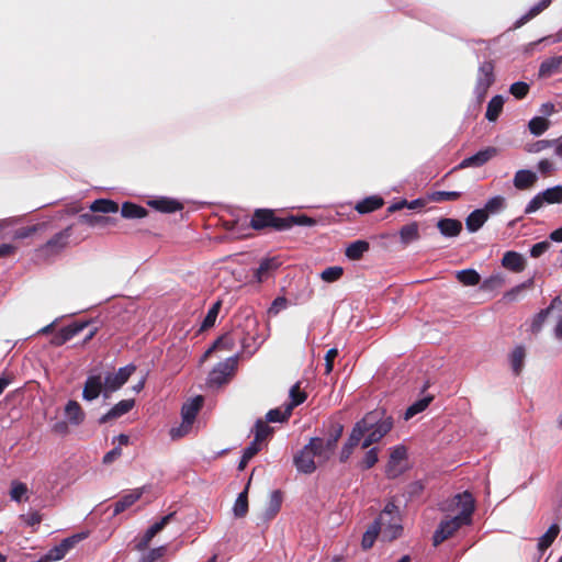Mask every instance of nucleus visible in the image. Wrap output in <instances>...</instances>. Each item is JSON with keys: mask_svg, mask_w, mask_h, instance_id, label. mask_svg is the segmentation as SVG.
<instances>
[{"mask_svg": "<svg viewBox=\"0 0 562 562\" xmlns=\"http://www.w3.org/2000/svg\"><path fill=\"white\" fill-rule=\"evenodd\" d=\"M441 509L453 516L441 520L435 530L432 536L435 547L454 536L462 526L471 524L474 512V498L469 492H463L446 501Z\"/></svg>", "mask_w": 562, "mask_h": 562, "instance_id": "obj_1", "label": "nucleus"}, {"mask_svg": "<svg viewBox=\"0 0 562 562\" xmlns=\"http://www.w3.org/2000/svg\"><path fill=\"white\" fill-rule=\"evenodd\" d=\"M401 521L398 507L393 503H387L373 524L379 527L383 541H393L402 535Z\"/></svg>", "mask_w": 562, "mask_h": 562, "instance_id": "obj_2", "label": "nucleus"}, {"mask_svg": "<svg viewBox=\"0 0 562 562\" xmlns=\"http://www.w3.org/2000/svg\"><path fill=\"white\" fill-rule=\"evenodd\" d=\"M295 222L294 216L289 217H277L271 210L267 209H260L256 210L254 213L250 226L254 229H263L267 227H272L276 231H285L293 226V223Z\"/></svg>", "mask_w": 562, "mask_h": 562, "instance_id": "obj_3", "label": "nucleus"}, {"mask_svg": "<svg viewBox=\"0 0 562 562\" xmlns=\"http://www.w3.org/2000/svg\"><path fill=\"white\" fill-rule=\"evenodd\" d=\"M369 414H374V423L370 426V430L367 431V436L363 439L362 448H369L371 445L380 441L393 427V419L391 416H385L381 411H372Z\"/></svg>", "mask_w": 562, "mask_h": 562, "instance_id": "obj_4", "label": "nucleus"}, {"mask_svg": "<svg viewBox=\"0 0 562 562\" xmlns=\"http://www.w3.org/2000/svg\"><path fill=\"white\" fill-rule=\"evenodd\" d=\"M495 80L494 66L491 61H484L480 65L477 70L476 85L474 88V94L477 102L481 103L485 99L488 88Z\"/></svg>", "mask_w": 562, "mask_h": 562, "instance_id": "obj_5", "label": "nucleus"}, {"mask_svg": "<svg viewBox=\"0 0 562 562\" xmlns=\"http://www.w3.org/2000/svg\"><path fill=\"white\" fill-rule=\"evenodd\" d=\"M407 469V450L400 445L391 450L390 459L385 469L389 477L395 479Z\"/></svg>", "mask_w": 562, "mask_h": 562, "instance_id": "obj_6", "label": "nucleus"}, {"mask_svg": "<svg viewBox=\"0 0 562 562\" xmlns=\"http://www.w3.org/2000/svg\"><path fill=\"white\" fill-rule=\"evenodd\" d=\"M136 367L134 364H127L120 368L115 373H109L104 378V390L105 392H114L123 386L130 376L135 372Z\"/></svg>", "mask_w": 562, "mask_h": 562, "instance_id": "obj_7", "label": "nucleus"}, {"mask_svg": "<svg viewBox=\"0 0 562 562\" xmlns=\"http://www.w3.org/2000/svg\"><path fill=\"white\" fill-rule=\"evenodd\" d=\"M69 237L70 227L66 228L63 232L57 233L38 250V256L43 258H49L52 256L57 255L60 250H63L66 247Z\"/></svg>", "mask_w": 562, "mask_h": 562, "instance_id": "obj_8", "label": "nucleus"}, {"mask_svg": "<svg viewBox=\"0 0 562 562\" xmlns=\"http://www.w3.org/2000/svg\"><path fill=\"white\" fill-rule=\"evenodd\" d=\"M237 364L236 358H228L220 362L210 373L209 382L212 385H222L225 383L235 370Z\"/></svg>", "mask_w": 562, "mask_h": 562, "instance_id": "obj_9", "label": "nucleus"}, {"mask_svg": "<svg viewBox=\"0 0 562 562\" xmlns=\"http://www.w3.org/2000/svg\"><path fill=\"white\" fill-rule=\"evenodd\" d=\"M374 414H367L361 420L357 422L348 440L346 441V445L355 449L366 436L367 431L370 430V426L374 423Z\"/></svg>", "mask_w": 562, "mask_h": 562, "instance_id": "obj_10", "label": "nucleus"}, {"mask_svg": "<svg viewBox=\"0 0 562 562\" xmlns=\"http://www.w3.org/2000/svg\"><path fill=\"white\" fill-rule=\"evenodd\" d=\"M293 462L297 471L305 474L313 473L317 468L315 456L307 445L294 456Z\"/></svg>", "mask_w": 562, "mask_h": 562, "instance_id": "obj_11", "label": "nucleus"}, {"mask_svg": "<svg viewBox=\"0 0 562 562\" xmlns=\"http://www.w3.org/2000/svg\"><path fill=\"white\" fill-rule=\"evenodd\" d=\"M537 181V172L530 169L517 170L513 178V184L519 191H527L532 189L536 186Z\"/></svg>", "mask_w": 562, "mask_h": 562, "instance_id": "obj_12", "label": "nucleus"}, {"mask_svg": "<svg viewBox=\"0 0 562 562\" xmlns=\"http://www.w3.org/2000/svg\"><path fill=\"white\" fill-rule=\"evenodd\" d=\"M318 463H324L330 459L335 449L328 446V442L323 438H312L307 443Z\"/></svg>", "mask_w": 562, "mask_h": 562, "instance_id": "obj_13", "label": "nucleus"}, {"mask_svg": "<svg viewBox=\"0 0 562 562\" xmlns=\"http://www.w3.org/2000/svg\"><path fill=\"white\" fill-rule=\"evenodd\" d=\"M145 491L146 486H143L134 488L127 494L123 495L119 501L114 503L113 515L116 516L134 505L142 497Z\"/></svg>", "mask_w": 562, "mask_h": 562, "instance_id": "obj_14", "label": "nucleus"}, {"mask_svg": "<svg viewBox=\"0 0 562 562\" xmlns=\"http://www.w3.org/2000/svg\"><path fill=\"white\" fill-rule=\"evenodd\" d=\"M280 261L277 258H267L260 261L259 267L254 271V279L262 283L270 279L279 268Z\"/></svg>", "mask_w": 562, "mask_h": 562, "instance_id": "obj_15", "label": "nucleus"}, {"mask_svg": "<svg viewBox=\"0 0 562 562\" xmlns=\"http://www.w3.org/2000/svg\"><path fill=\"white\" fill-rule=\"evenodd\" d=\"M86 326L87 323H72L65 326L56 333L52 342L56 346H61L81 333Z\"/></svg>", "mask_w": 562, "mask_h": 562, "instance_id": "obj_16", "label": "nucleus"}, {"mask_svg": "<svg viewBox=\"0 0 562 562\" xmlns=\"http://www.w3.org/2000/svg\"><path fill=\"white\" fill-rule=\"evenodd\" d=\"M497 150L494 147H487L483 150L477 151L476 154L463 159L459 168H468V167H481L486 164L490 159H492L496 155Z\"/></svg>", "mask_w": 562, "mask_h": 562, "instance_id": "obj_17", "label": "nucleus"}, {"mask_svg": "<svg viewBox=\"0 0 562 562\" xmlns=\"http://www.w3.org/2000/svg\"><path fill=\"white\" fill-rule=\"evenodd\" d=\"M103 386L104 381L101 375L88 376L82 390L83 400L89 402L95 400L101 394Z\"/></svg>", "mask_w": 562, "mask_h": 562, "instance_id": "obj_18", "label": "nucleus"}, {"mask_svg": "<svg viewBox=\"0 0 562 562\" xmlns=\"http://www.w3.org/2000/svg\"><path fill=\"white\" fill-rule=\"evenodd\" d=\"M175 516V513L168 514L165 517H162L159 521L155 522L153 526H150L140 541L137 543L138 550H144L148 547L149 542L153 540V538L160 532L166 525L171 520V518Z\"/></svg>", "mask_w": 562, "mask_h": 562, "instance_id": "obj_19", "label": "nucleus"}, {"mask_svg": "<svg viewBox=\"0 0 562 562\" xmlns=\"http://www.w3.org/2000/svg\"><path fill=\"white\" fill-rule=\"evenodd\" d=\"M134 400H122L115 404L106 414L100 418V424L108 423L111 419L119 418L128 413L134 407Z\"/></svg>", "mask_w": 562, "mask_h": 562, "instance_id": "obj_20", "label": "nucleus"}, {"mask_svg": "<svg viewBox=\"0 0 562 562\" xmlns=\"http://www.w3.org/2000/svg\"><path fill=\"white\" fill-rule=\"evenodd\" d=\"M65 416L69 424L79 426L83 423L86 414L82 411L80 404L76 401H68L65 406Z\"/></svg>", "mask_w": 562, "mask_h": 562, "instance_id": "obj_21", "label": "nucleus"}, {"mask_svg": "<svg viewBox=\"0 0 562 562\" xmlns=\"http://www.w3.org/2000/svg\"><path fill=\"white\" fill-rule=\"evenodd\" d=\"M488 216L486 211L483 209H477L471 212L465 218V226L470 233L477 232L487 221Z\"/></svg>", "mask_w": 562, "mask_h": 562, "instance_id": "obj_22", "label": "nucleus"}, {"mask_svg": "<svg viewBox=\"0 0 562 562\" xmlns=\"http://www.w3.org/2000/svg\"><path fill=\"white\" fill-rule=\"evenodd\" d=\"M525 258L516 251H507L504 254L502 265L514 272H520L525 269Z\"/></svg>", "mask_w": 562, "mask_h": 562, "instance_id": "obj_23", "label": "nucleus"}, {"mask_svg": "<svg viewBox=\"0 0 562 562\" xmlns=\"http://www.w3.org/2000/svg\"><path fill=\"white\" fill-rule=\"evenodd\" d=\"M437 227L443 236L456 237L460 234L462 224L454 218H442L437 223Z\"/></svg>", "mask_w": 562, "mask_h": 562, "instance_id": "obj_24", "label": "nucleus"}, {"mask_svg": "<svg viewBox=\"0 0 562 562\" xmlns=\"http://www.w3.org/2000/svg\"><path fill=\"white\" fill-rule=\"evenodd\" d=\"M398 235L403 246H407L408 244L418 240L420 237L418 223L413 222L402 226Z\"/></svg>", "mask_w": 562, "mask_h": 562, "instance_id": "obj_25", "label": "nucleus"}, {"mask_svg": "<svg viewBox=\"0 0 562 562\" xmlns=\"http://www.w3.org/2000/svg\"><path fill=\"white\" fill-rule=\"evenodd\" d=\"M558 306H562V301L559 296L552 300L550 306L546 310L540 311L532 321L531 330L538 333L544 323L546 318L557 310Z\"/></svg>", "mask_w": 562, "mask_h": 562, "instance_id": "obj_26", "label": "nucleus"}, {"mask_svg": "<svg viewBox=\"0 0 562 562\" xmlns=\"http://www.w3.org/2000/svg\"><path fill=\"white\" fill-rule=\"evenodd\" d=\"M202 403H203V398L201 396H196V397L192 398L191 401L184 403L181 408L182 419H187V420L194 423L195 417L202 407Z\"/></svg>", "mask_w": 562, "mask_h": 562, "instance_id": "obj_27", "label": "nucleus"}, {"mask_svg": "<svg viewBox=\"0 0 562 562\" xmlns=\"http://www.w3.org/2000/svg\"><path fill=\"white\" fill-rule=\"evenodd\" d=\"M384 204V201L381 196L372 195L363 199L362 201L358 202L356 205V210L360 214H367L373 211L379 210Z\"/></svg>", "mask_w": 562, "mask_h": 562, "instance_id": "obj_28", "label": "nucleus"}, {"mask_svg": "<svg viewBox=\"0 0 562 562\" xmlns=\"http://www.w3.org/2000/svg\"><path fill=\"white\" fill-rule=\"evenodd\" d=\"M89 209L93 213H116L119 211V204L109 199H99L93 201Z\"/></svg>", "mask_w": 562, "mask_h": 562, "instance_id": "obj_29", "label": "nucleus"}, {"mask_svg": "<svg viewBox=\"0 0 562 562\" xmlns=\"http://www.w3.org/2000/svg\"><path fill=\"white\" fill-rule=\"evenodd\" d=\"M369 247L368 241L356 240L346 248L345 255L350 260H359L369 250Z\"/></svg>", "mask_w": 562, "mask_h": 562, "instance_id": "obj_30", "label": "nucleus"}, {"mask_svg": "<svg viewBox=\"0 0 562 562\" xmlns=\"http://www.w3.org/2000/svg\"><path fill=\"white\" fill-rule=\"evenodd\" d=\"M504 102L505 101L502 95H495L490 100V102L487 104L486 113H485V117L490 122H494L498 119V116L503 110Z\"/></svg>", "mask_w": 562, "mask_h": 562, "instance_id": "obj_31", "label": "nucleus"}, {"mask_svg": "<svg viewBox=\"0 0 562 562\" xmlns=\"http://www.w3.org/2000/svg\"><path fill=\"white\" fill-rule=\"evenodd\" d=\"M121 214L125 218H142L147 215V210L135 203L125 202L122 205Z\"/></svg>", "mask_w": 562, "mask_h": 562, "instance_id": "obj_32", "label": "nucleus"}, {"mask_svg": "<svg viewBox=\"0 0 562 562\" xmlns=\"http://www.w3.org/2000/svg\"><path fill=\"white\" fill-rule=\"evenodd\" d=\"M457 280L467 286L476 285L481 281L480 274L474 269H465L457 271Z\"/></svg>", "mask_w": 562, "mask_h": 562, "instance_id": "obj_33", "label": "nucleus"}, {"mask_svg": "<svg viewBox=\"0 0 562 562\" xmlns=\"http://www.w3.org/2000/svg\"><path fill=\"white\" fill-rule=\"evenodd\" d=\"M282 505V493L278 490L271 492L269 497L268 507L266 510V518L271 519L273 518L280 510Z\"/></svg>", "mask_w": 562, "mask_h": 562, "instance_id": "obj_34", "label": "nucleus"}, {"mask_svg": "<svg viewBox=\"0 0 562 562\" xmlns=\"http://www.w3.org/2000/svg\"><path fill=\"white\" fill-rule=\"evenodd\" d=\"M562 65V56L551 57L543 60L539 68L541 77H549L554 74Z\"/></svg>", "mask_w": 562, "mask_h": 562, "instance_id": "obj_35", "label": "nucleus"}, {"mask_svg": "<svg viewBox=\"0 0 562 562\" xmlns=\"http://www.w3.org/2000/svg\"><path fill=\"white\" fill-rule=\"evenodd\" d=\"M27 493L29 488L25 483H22L20 481H12L10 490V497L12 501L18 503H21L22 501H27Z\"/></svg>", "mask_w": 562, "mask_h": 562, "instance_id": "obj_36", "label": "nucleus"}, {"mask_svg": "<svg viewBox=\"0 0 562 562\" xmlns=\"http://www.w3.org/2000/svg\"><path fill=\"white\" fill-rule=\"evenodd\" d=\"M291 414L292 411L288 405H285L284 408L278 407L270 409L266 415V419L267 423H283L289 419Z\"/></svg>", "mask_w": 562, "mask_h": 562, "instance_id": "obj_37", "label": "nucleus"}, {"mask_svg": "<svg viewBox=\"0 0 562 562\" xmlns=\"http://www.w3.org/2000/svg\"><path fill=\"white\" fill-rule=\"evenodd\" d=\"M559 532H560L559 525H557V524L551 525L549 527V529L547 530V532L540 537L539 542H538V549L540 551H544L546 549H548L552 544L554 539L558 537Z\"/></svg>", "mask_w": 562, "mask_h": 562, "instance_id": "obj_38", "label": "nucleus"}, {"mask_svg": "<svg viewBox=\"0 0 562 562\" xmlns=\"http://www.w3.org/2000/svg\"><path fill=\"white\" fill-rule=\"evenodd\" d=\"M290 402L286 404L291 411H293L294 407L301 405L305 402L307 395L304 391L301 390L300 382L295 383L289 392Z\"/></svg>", "mask_w": 562, "mask_h": 562, "instance_id": "obj_39", "label": "nucleus"}, {"mask_svg": "<svg viewBox=\"0 0 562 562\" xmlns=\"http://www.w3.org/2000/svg\"><path fill=\"white\" fill-rule=\"evenodd\" d=\"M431 401H432V396H426V397L420 398V400L416 401L415 403H413L409 407H407V409L404 414V419L408 420L412 417H414L415 415H417L418 413H422L423 411H425Z\"/></svg>", "mask_w": 562, "mask_h": 562, "instance_id": "obj_40", "label": "nucleus"}, {"mask_svg": "<svg viewBox=\"0 0 562 562\" xmlns=\"http://www.w3.org/2000/svg\"><path fill=\"white\" fill-rule=\"evenodd\" d=\"M525 349L521 346L516 347L510 355V364L515 374H519L524 367Z\"/></svg>", "mask_w": 562, "mask_h": 562, "instance_id": "obj_41", "label": "nucleus"}, {"mask_svg": "<svg viewBox=\"0 0 562 562\" xmlns=\"http://www.w3.org/2000/svg\"><path fill=\"white\" fill-rule=\"evenodd\" d=\"M549 121L543 116L532 117L528 123L529 131L535 136L542 135L549 128Z\"/></svg>", "mask_w": 562, "mask_h": 562, "instance_id": "obj_42", "label": "nucleus"}, {"mask_svg": "<svg viewBox=\"0 0 562 562\" xmlns=\"http://www.w3.org/2000/svg\"><path fill=\"white\" fill-rule=\"evenodd\" d=\"M505 206H506L505 198L502 195H495L487 200L483 210L486 211V214L488 216L490 214H496V213L501 212L502 210L505 209Z\"/></svg>", "mask_w": 562, "mask_h": 562, "instance_id": "obj_43", "label": "nucleus"}, {"mask_svg": "<svg viewBox=\"0 0 562 562\" xmlns=\"http://www.w3.org/2000/svg\"><path fill=\"white\" fill-rule=\"evenodd\" d=\"M247 488L239 493L238 497L235 501L233 512L235 517L241 518L246 516L248 512V496H247Z\"/></svg>", "mask_w": 562, "mask_h": 562, "instance_id": "obj_44", "label": "nucleus"}, {"mask_svg": "<svg viewBox=\"0 0 562 562\" xmlns=\"http://www.w3.org/2000/svg\"><path fill=\"white\" fill-rule=\"evenodd\" d=\"M254 432V439L262 443L272 434V428L268 425L267 422L258 419L255 424Z\"/></svg>", "mask_w": 562, "mask_h": 562, "instance_id": "obj_45", "label": "nucleus"}, {"mask_svg": "<svg viewBox=\"0 0 562 562\" xmlns=\"http://www.w3.org/2000/svg\"><path fill=\"white\" fill-rule=\"evenodd\" d=\"M150 204L157 210L166 213H172L181 209V204L178 201L170 199H161L150 202Z\"/></svg>", "mask_w": 562, "mask_h": 562, "instance_id": "obj_46", "label": "nucleus"}, {"mask_svg": "<svg viewBox=\"0 0 562 562\" xmlns=\"http://www.w3.org/2000/svg\"><path fill=\"white\" fill-rule=\"evenodd\" d=\"M505 283V279L501 273L493 274L486 278L482 284L481 289L483 291H495L502 288Z\"/></svg>", "mask_w": 562, "mask_h": 562, "instance_id": "obj_47", "label": "nucleus"}, {"mask_svg": "<svg viewBox=\"0 0 562 562\" xmlns=\"http://www.w3.org/2000/svg\"><path fill=\"white\" fill-rule=\"evenodd\" d=\"M80 221L88 224L89 226H104L113 222L111 217L103 215H93L89 213L82 214L80 216Z\"/></svg>", "mask_w": 562, "mask_h": 562, "instance_id": "obj_48", "label": "nucleus"}, {"mask_svg": "<svg viewBox=\"0 0 562 562\" xmlns=\"http://www.w3.org/2000/svg\"><path fill=\"white\" fill-rule=\"evenodd\" d=\"M221 301L215 302L211 308L207 311L206 316L204 317L202 322L201 329H207L214 326L216 318L218 316L220 310H221Z\"/></svg>", "mask_w": 562, "mask_h": 562, "instance_id": "obj_49", "label": "nucleus"}, {"mask_svg": "<svg viewBox=\"0 0 562 562\" xmlns=\"http://www.w3.org/2000/svg\"><path fill=\"white\" fill-rule=\"evenodd\" d=\"M461 196L459 191H435L429 194V200L432 202L441 203L445 201H456Z\"/></svg>", "mask_w": 562, "mask_h": 562, "instance_id": "obj_50", "label": "nucleus"}, {"mask_svg": "<svg viewBox=\"0 0 562 562\" xmlns=\"http://www.w3.org/2000/svg\"><path fill=\"white\" fill-rule=\"evenodd\" d=\"M547 204L562 203V187L557 186L541 192Z\"/></svg>", "mask_w": 562, "mask_h": 562, "instance_id": "obj_51", "label": "nucleus"}, {"mask_svg": "<svg viewBox=\"0 0 562 562\" xmlns=\"http://www.w3.org/2000/svg\"><path fill=\"white\" fill-rule=\"evenodd\" d=\"M344 274V269L339 266L328 267L321 273V279L327 283L338 281Z\"/></svg>", "mask_w": 562, "mask_h": 562, "instance_id": "obj_52", "label": "nucleus"}, {"mask_svg": "<svg viewBox=\"0 0 562 562\" xmlns=\"http://www.w3.org/2000/svg\"><path fill=\"white\" fill-rule=\"evenodd\" d=\"M193 423L187 419H182L181 424L177 427H172L169 431L171 439L177 440L188 435L192 429Z\"/></svg>", "mask_w": 562, "mask_h": 562, "instance_id": "obj_53", "label": "nucleus"}, {"mask_svg": "<svg viewBox=\"0 0 562 562\" xmlns=\"http://www.w3.org/2000/svg\"><path fill=\"white\" fill-rule=\"evenodd\" d=\"M378 536H380L379 527L372 524L362 537L361 544L363 549H370Z\"/></svg>", "mask_w": 562, "mask_h": 562, "instance_id": "obj_54", "label": "nucleus"}, {"mask_svg": "<svg viewBox=\"0 0 562 562\" xmlns=\"http://www.w3.org/2000/svg\"><path fill=\"white\" fill-rule=\"evenodd\" d=\"M530 86L527 82L524 81H517L514 82L510 88L509 92L518 100L524 99L528 92H529Z\"/></svg>", "mask_w": 562, "mask_h": 562, "instance_id": "obj_55", "label": "nucleus"}, {"mask_svg": "<svg viewBox=\"0 0 562 562\" xmlns=\"http://www.w3.org/2000/svg\"><path fill=\"white\" fill-rule=\"evenodd\" d=\"M546 203V201L542 198L541 192L536 194L526 205L525 207V214H531L540 210Z\"/></svg>", "mask_w": 562, "mask_h": 562, "instance_id": "obj_56", "label": "nucleus"}, {"mask_svg": "<svg viewBox=\"0 0 562 562\" xmlns=\"http://www.w3.org/2000/svg\"><path fill=\"white\" fill-rule=\"evenodd\" d=\"M550 3L551 0H541L539 3L533 5L525 16L521 18L520 24L538 15L541 11L548 8Z\"/></svg>", "mask_w": 562, "mask_h": 562, "instance_id": "obj_57", "label": "nucleus"}, {"mask_svg": "<svg viewBox=\"0 0 562 562\" xmlns=\"http://www.w3.org/2000/svg\"><path fill=\"white\" fill-rule=\"evenodd\" d=\"M342 431H344V427L340 424H336L333 427V429L329 434V437L326 439L329 447L336 449L337 442H338L339 438L341 437Z\"/></svg>", "mask_w": 562, "mask_h": 562, "instance_id": "obj_58", "label": "nucleus"}, {"mask_svg": "<svg viewBox=\"0 0 562 562\" xmlns=\"http://www.w3.org/2000/svg\"><path fill=\"white\" fill-rule=\"evenodd\" d=\"M378 462V449L372 448L367 451L361 464L363 469H371Z\"/></svg>", "mask_w": 562, "mask_h": 562, "instance_id": "obj_59", "label": "nucleus"}, {"mask_svg": "<svg viewBox=\"0 0 562 562\" xmlns=\"http://www.w3.org/2000/svg\"><path fill=\"white\" fill-rule=\"evenodd\" d=\"M66 553L67 551L60 544H58L46 553L45 560L59 561L66 555Z\"/></svg>", "mask_w": 562, "mask_h": 562, "instance_id": "obj_60", "label": "nucleus"}, {"mask_svg": "<svg viewBox=\"0 0 562 562\" xmlns=\"http://www.w3.org/2000/svg\"><path fill=\"white\" fill-rule=\"evenodd\" d=\"M531 284V281H528L527 283H521L519 285H516L514 286L512 290L507 291L505 294H504V300L506 301H515L517 299V296L521 293V291L524 289H526L527 286H529Z\"/></svg>", "mask_w": 562, "mask_h": 562, "instance_id": "obj_61", "label": "nucleus"}, {"mask_svg": "<svg viewBox=\"0 0 562 562\" xmlns=\"http://www.w3.org/2000/svg\"><path fill=\"white\" fill-rule=\"evenodd\" d=\"M550 248V243L548 240H543L535 244L530 249V256L532 258H539Z\"/></svg>", "mask_w": 562, "mask_h": 562, "instance_id": "obj_62", "label": "nucleus"}, {"mask_svg": "<svg viewBox=\"0 0 562 562\" xmlns=\"http://www.w3.org/2000/svg\"><path fill=\"white\" fill-rule=\"evenodd\" d=\"M553 144H554V142H552V140L541 139V140H538V142L529 145L527 150L529 153H540L547 148L552 147Z\"/></svg>", "mask_w": 562, "mask_h": 562, "instance_id": "obj_63", "label": "nucleus"}, {"mask_svg": "<svg viewBox=\"0 0 562 562\" xmlns=\"http://www.w3.org/2000/svg\"><path fill=\"white\" fill-rule=\"evenodd\" d=\"M338 356V350L336 348H331L326 352L325 356V373L329 374L334 368V360Z\"/></svg>", "mask_w": 562, "mask_h": 562, "instance_id": "obj_64", "label": "nucleus"}]
</instances>
